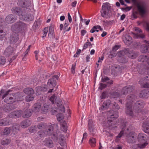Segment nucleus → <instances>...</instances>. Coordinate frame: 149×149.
Here are the masks:
<instances>
[{"label": "nucleus", "mask_w": 149, "mask_h": 149, "mask_svg": "<svg viewBox=\"0 0 149 149\" xmlns=\"http://www.w3.org/2000/svg\"><path fill=\"white\" fill-rule=\"evenodd\" d=\"M13 96V97L10 96H7L4 100V102L8 104L12 103L15 102L16 100L14 96Z\"/></svg>", "instance_id": "a211bd4d"}, {"label": "nucleus", "mask_w": 149, "mask_h": 149, "mask_svg": "<svg viewBox=\"0 0 149 149\" xmlns=\"http://www.w3.org/2000/svg\"><path fill=\"white\" fill-rule=\"evenodd\" d=\"M137 139L139 143L137 145V147L139 148H143L148 144L146 141L148 139V137L145 134L139 133L138 135Z\"/></svg>", "instance_id": "f03ea898"}, {"label": "nucleus", "mask_w": 149, "mask_h": 149, "mask_svg": "<svg viewBox=\"0 0 149 149\" xmlns=\"http://www.w3.org/2000/svg\"><path fill=\"white\" fill-rule=\"evenodd\" d=\"M6 59L3 56H0V65H4L6 62Z\"/></svg>", "instance_id": "8fccbe9b"}, {"label": "nucleus", "mask_w": 149, "mask_h": 149, "mask_svg": "<svg viewBox=\"0 0 149 149\" xmlns=\"http://www.w3.org/2000/svg\"><path fill=\"white\" fill-rule=\"evenodd\" d=\"M138 10L140 14L143 15L147 12V6L144 3H141L138 6Z\"/></svg>", "instance_id": "1a4fd4ad"}, {"label": "nucleus", "mask_w": 149, "mask_h": 149, "mask_svg": "<svg viewBox=\"0 0 149 149\" xmlns=\"http://www.w3.org/2000/svg\"><path fill=\"white\" fill-rule=\"evenodd\" d=\"M89 143L91 147H95L96 143V139L94 138H91L89 140Z\"/></svg>", "instance_id": "e433bc0d"}, {"label": "nucleus", "mask_w": 149, "mask_h": 149, "mask_svg": "<svg viewBox=\"0 0 149 149\" xmlns=\"http://www.w3.org/2000/svg\"><path fill=\"white\" fill-rule=\"evenodd\" d=\"M16 107L14 105L10 104H6L4 105L3 109V111L6 112H9L12 110L15 109Z\"/></svg>", "instance_id": "4468645a"}, {"label": "nucleus", "mask_w": 149, "mask_h": 149, "mask_svg": "<svg viewBox=\"0 0 149 149\" xmlns=\"http://www.w3.org/2000/svg\"><path fill=\"white\" fill-rule=\"evenodd\" d=\"M86 33V31L85 30H82L81 31V36H84Z\"/></svg>", "instance_id": "69168bd1"}, {"label": "nucleus", "mask_w": 149, "mask_h": 149, "mask_svg": "<svg viewBox=\"0 0 149 149\" xmlns=\"http://www.w3.org/2000/svg\"><path fill=\"white\" fill-rule=\"evenodd\" d=\"M34 98V97L32 95H27L25 97V100L26 102H29L33 100Z\"/></svg>", "instance_id": "c03bdc74"}, {"label": "nucleus", "mask_w": 149, "mask_h": 149, "mask_svg": "<svg viewBox=\"0 0 149 149\" xmlns=\"http://www.w3.org/2000/svg\"><path fill=\"white\" fill-rule=\"evenodd\" d=\"M61 130L64 132H66L67 130V127L65 122L62 120L61 122Z\"/></svg>", "instance_id": "473e14b6"}, {"label": "nucleus", "mask_w": 149, "mask_h": 149, "mask_svg": "<svg viewBox=\"0 0 149 149\" xmlns=\"http://www.w3.org/2000/svg\"><path fill=\"white\" fill-rule=\"evenodd\" d=\"M48 31V28H45L44 29V32H43L44 33L43 34V36L42 37V38H44V37L46 36Z\"/></svg>", "instance_id": "6e6d98bb"}, {"label": "nucleus", "mask_w": 149, "mask_h": 149, "mask_svg": "<svg viewBox=\"0 0 149 149\" xmlns=\"http://www.w3.org/2000/svg\"><path fill=\"white\" fill-rule=\"evenodd\" d=\"M31 124V122L29 120H26L23 121L21 123V126L23 128H25L28 127Z\"/></svg>", "instance_id": "a878e982"}, {"label": "nucleus", "mask_w": 149, "mask_h": 149, "mask_svg": "<svg viewBox=\"0 0 149 149\" xmlns=\"http://www.w3.org/2000/svg\"><path fill=\"white\" fill-rule=\"evenodd\" d=\"M41 107L40 103H36L33 106V111L35 112H38Z\"/></svg>", "instance_id": "c756f323"}, {"label": "nucleus", "mask_w": 149, "mask_h": 149, "mask_svg": "<svg viewBox=\"0 0 149 149\" xmlns=\"http://www.w3.org/2000/svg\"><path fill=\"white\" fill-rule=\"evenodd\" d=\"M136 96L134 95H131L127 96V102L126 104V113L128 115L134 117L135 116L132 111L133 107L134 111L138 113L141 112L142 109L144 106V102L141 100L135 101Z\"/></svg>", "instance_id": "f257e3e1"}, {"label": "nucleus", "mask_w": 149, "mask_h": 149, "mask_svg": "<svg viewBox=\"0 0 149 149\" xmlns=\"http://www.w3.org/2000/svg\"><path fill=\"white\" fill-rule=\"evenodd\" d=\"M17 19L16 17L12 14L8 15L5 18V21L6 23L11 24L14 22Z\"/></svg>", "instance_id": "2eb2a0df"}, {"label": "nucleus", "mask_w": 149, "mask_h": 149, "mask_svg": "<svg viewBox=\"0 0 149 149\" xmlns=\"http://www.w3.org/2000/svg\"><path fill=\"white\" fill-rule=\"evenodd\" d=\"M110 117L108 118V120L106 123V126L107 127H110L111 126H113L114 124V122L113 120L117 118V116L113 114L109 115Z\"/></svg>", "instance_id": "9b49d317"}, {"label": "nucleus", "mask_w": 149, "mask_h": 149, "mask_svg": "<svg viewBox=\"0 0 149 149\" xmlns=\"http://www.w3.org/2000/svg\"><path fill=\"white\" fill-rule=\"evenodd\" d=\"M111 101L109 100H107L105 101L102 106L103 109L105 110L107 109L109 107Z\"/></svg>", "instance_id": "c85d7f7f"}, {"label": "nucleus", "mask_w": 149, "mask_h": 149, "mask_svg": "<svg viewBox=\"0 0 149 149\" xmlns=\"http://www.w3.org/2000/svg\"><path fill=\"white\" fill-rule=\"evenodd\" d=\"M107 85L105 84L102 83L100 84V86L99 87V88L101 90H102L106 87Z\"/></svg>", "instance_id": "052dcab7"}, {"label": "nucleus", "mask_w": 149, "mask_h": 149, "mask_svg": "<svg viewBox=\"0 0 149 149\" xmlns=\"http://www.w3.org/2000/svg\"><path fill=\"white\" fill-rule=\"evenodd\" d=\"M119 47V46L116 45L113 47L112 50L113 51H116L118 49Z\"/></svg>", "instance_id": "0e129e2a"}, {"label": "nucleus", "mask_w": 149, "mask_h": 149, "mask_svg": "<svg viewBox=\"0 0 149 149\" xmlns=\"http://www.w3.org/2000/svg\"><path fill=\"white\" fill-rule=\"evenodd\" d=\"M59 77L58 75H54L53 77L48 80L47 82L48 84L50 86V87H54L56 84V80L58 79Z\"/></svg>", "instance_id": "f8f14e48"}, {"label": "nucleus", "mask_w": 149, "mask_h": 149, "mask_svg": "<svg viewBox=\"0 0 149 149\" xmlns=\"http://www.w3.org/2000/svg\"><path fill=\"white\" fill-rule=\"evenodd\" d=\"M100 28L99 25L95 26L91 30L90 32L91 33H93L95 31H96L97 32L99 31L98 28Z\"/></svg>", "instance_id": "37998d69"}, {"label": "nucleus", "mask_w": 149, "mask_h": 149, "mask_svg": "<svg viewBox=\"0 0 149 149\" xmlns=\"http://www.w3.org/2000/svg\"><path fill=\"white\" fill-rule=\"evenodd\" d=\"M15 52V50L13 47L9 46L5 50L4 54L6 56L9 57L13 55Z\"/></svg>", "instance_id": "ddd939ff"}, {"label": "nucleus", "mask_w": 149, "mask_h": 149, "mask_svg": "<svg viewBox=\"0 0 149 149\" xmlns=\"http://www.w3.org/2000/svg\"><path fill=\"white\" fill-rule=\"evenodd\" d=\"M57 120L58 121H60L64 118V116L62 113H59L57 115Z\"/></svg>", "instance_id": "49530a36"}, {"label": "nucleus", "mask_w": 149, "mask_h": 149, "mask_svg": "<svg viewBox=\"0 0 149 149\" xmlns=\"http://www.w3.org/2000/svg\"><path fill=\"white\" fill-rule=\"evenodd\" d=\"M19 18L21 20L31 21L33 20L34 17L31 15H27L26 13L24 12L19 11Z\"/></svg>", "instance_id": "423d86ee"}, {"label": "nucleus", "mask_w": 149, "mask_h": 149, "mask_svg": "<svg viewBox=\"0 0 149 149\" xmlns=\"http://www.w3.org/2000/svg\"><path fill=\"white\" fill-rule=\"evenodd\" d=\"M101 10V16L107 18H109L110 15L109 13V10L110 9L111 7L109 6L108 3H104L102 7Z\"/></svg>", "instance_id": "20e7f679"}, {"label": "nucleus", "mask_w": 149, "mask_h": 149, "mask_svg": "<svg viewBox=\"0 0 149 149\" xmlns=\"http://www.w3.org/2000/svg\"><path fill=\"white\" fill-rule=\"evenodd\" d=\"M12 11L13 13L19 14V8L17 7H14L12 9Z\"/></svg>", "instance_id": "de8ad7c7"}, {"label": "nucleus", "mask_w": 149, "mask_h": 149, "mask_svg": "<svg viewBox=\"0 0 149 149\" xmlns=\"http://www.w3.org/2000/svg\"><path fill=\"white\" fill-rule=\"evenodd\" d=\"M143 86L145 88H149V83H146L143 85Z\"/></svg>", "instance_id": "774afa93"}, {"label": "nucleus", "mask_w": 149, "mask_h": 149, "mask_svg": "<svg viewBox=\"0 0 149 149\" xmlns=\"http://www.w3.org/2000/svg\"><path fill=\"white\" fill-rule=\"evenodd\" d=\"M136 137L135 134L133 132L130 133L127 136V141L130 143H134L136 141Z\"/></svg>", "instance_id": "6e6552de"}, {"label": "nucleus", "mask_w": 149, "mask_h": 149, "mask_svg": "<svg viewBox=\"0 0 149 149\" xmlns=\"http://www.w3.org/2000/svg\"><path fill=\"white\" fill-rule=\"evenodd\" d=\"M9 117L10 118H15L19 117V111H15L12 112L9 115Z\"/></svg>", "instance_id": "f704fd0d"}, {"label": "nucleus", "mask_w": 149, "mask_h": 149, "mask_svg": "<svg viewBox=\"0 0 149 149\" xmlns=\"http://www.w3.org/2000/svg\"><path fill=\"white\" fill-rule=\"evenodd\" d=\"M124 53H125L126 54V52L125 51V49L122 51L119 52L118 54V56L120 57L122 56Z\"/></svg>", "instance_id": "5fc2aeb1"}, {"label": "nucleus", "mask_w": 149, "mask_h": 149, "mask_svg": "<svg viewBox=\"0 0 149 149\" xmlns=\"http://www.w3.org/2000/svg\"><path fill=\"white\" fill-rule=\"evenodd\" d=\"M31 3L30 0H19V6L22 8H27Z\"/></svg>", "instance_id": "9d476101"}, {"label": "nucleus", "mask_w": 149, "mask_h": 149, "mask_svg": "<svg viewBox=\"0 0 149 149\" xmlns=\"http://www.w3.org/2000/svg\"><path fill=\"white\" fill-rule=\"evenodd\" d=\"M149 91L147 90H144L141 91L140 93L141 96L144 97H146L149 94Z\"/></svg>", "instance_id": "a19ab883"}, {"label": "nucleus", "mask_w": 149, "mask_h": 149, "mask_svg": "<svg viewBox=\"0 0 149 149\" xmlns=\"http://www.w3.org/2000/svg\"><path fill=\"white\" fill-rule=\"evenodd\" d=\"M81 52V50L80 49L79 50L76 52L74 56V57H77L80 54Z\"/></svg>", "instance_id": "bf43d9fd"}, {"label": "nucleus", "mask_w": 149, "mask_h": 149, "mask_svg": "<svg viewBox=\"0 0 149 149\" xmlns=\"http://www.w3.org/2000/svg\"><path fill=\"white\" fill-rule=\"evenodd\" d=\"M46 125L45 123H41L37 125V127L40 130L43 129L46 127Z\"/></svg>", "instance_id": "79ce46f5"}, {"label": "nucleus", "mask_w": 149, "mask_h": 149, "mask_svg": "<svg viewBox=\"0 0 149 149\" xmlns=\"http://www.w3.org/2000/svg\"><path fill=\"white\" fill-rule=\"evenodd\" d=\"M125 51L127 56L132 59L135 58L137 56L138 54L133 51L126 49Z\"/></svg>", "instance_id": "dca6fc26"}, {"label": "nucleus", "mask_w": 149, "mask_h": 149, "mask_svg": "<svg viewBox=\"0 0 149 149\" xmlns=\"http://www.w3.org/2000/svg\"><path fill=\"white\" fill-rule=\"evenodd\" d=\"M59 143L62 146H64L65 144V137L62 134H61L59 136Z\"/></svg>", "instance_id": "bb28decb"}, {"label": "nucleus", "mask_w": 149, "mask_h": 149, "mask_svg": "<svg viewBox=\"0 0 149 149\" xmlns=\"http://www.w3.org/2000/svg\"><path fill=\"white\" fill-rule=\"evenodd\" d=\"M48 130L44 132L40 131L38 133V136L40 137H42L46 135H50L52 133L53 130V127L52 125H49L48 127Z\"/></svg>", "instance_id": "39448f33"}, {"label": "nucleus", "mask_w": 149, "mask_h": 149, "mask_svg": "<svg viewBox=\"0 0 149 149\" xmlns=\"http://www.w3.org/2000/svg\"><path fill=\"white\" fill-rule=\"evenodd\" d=\"M132 40V38L128 35H126L125 36V38H123V40L125 44L128 45L131 42Z\"/></svg>", "instance_id": "412c9836"}, {"label": "nucleus", "mask_w": 149, "mask_h": 149, "mask_svg": "<svg viewBox=\"0 0 149 149\" xmlns=\"http://www.w3.org/2000/svg\"><path fill=\"white\" fill-rule=\"evenodd\" d=\"M131 88H132V87L125 86L123 88L122 90V93H123V94H126L128 91L130 92L131 91L130 90H131Z\"/></svg>", "instance_id": "c9c22d12"}, {"label": "nucleus", "mask_w": 149, "mask_h": 149, "mask_svg": "<svg viewBox=\"0 0 149 149\" xmlns=\"http://www.w3.org/2000/svg\"><path fill=\"white\" fill-rule=\"evenodd\" d=\"M135 33H132L133 35L134 38H144L145 37V35L143 33L142 30L139 28L135 27L134 28Z\"/></svg>", "instance_id": "0eeeda50"}, {"label": "nucleus", "mask_w": 149, "mask_h": 149, "mask_svg": "<svg viewBox=\"0 0 149 149\" xmlns=\"http://www.w3.org/2000/svg\"><path fill=\"white\" fill-rule=\"evenodd\" d=\"M12 29L14 32L17 34V36H18L19 31V23L17 22L13 25L12 26Z\"/></svg>", "instance_id": "5701e85b"}, {"label": "nucleus", "mask_w": 149, "mask_h": 149, "mask_svg": "<svg viewBox=\"0 0 149 149\" xmlns=\"http://www.w3.org/2000/svg\"><path fill=\"white\" fill-rule=\"evenodd\" d=\"M3 32V30L1 29V28L0 26V40H2V39L4 36L2 33Z\"/></svg>", "instance_id": "4d7b16f0"}, {"label": "nucleus", "mask_w": 149, "mask_h": 149, "mask_svg": "<svg viewBox=\"0 0 149 149\" xmlns=\"http://www.w3.org/2000/svg\"><path fill=\"white\" fill-rule=\"evenodd\" d=\"M25 24L19 22V31L20 30L22 32H24L26 29Z\"/></svg>", "instance_id": "58836bf2"}, {"label": "nucleus", "mask_w": 149, "mask_h": 149, "mask_svg": "<svg viewBox=\"0 0 149 149\" xmlns=\"http://www.w3.org/2000/svg\"><path fill=\"white\" fill-rule=\"evenodd\" d=\"M24 92L26 94H33L34 93L33 90L31 88H25L24 90Z\"/></svg>", "instance_id": "2f4dec72"}, {"label": "nucleus", "mask_w": 149, "mask_h": 149, "mask_svg": "<svg viewBox=\"0 0 149 149\" xmlns=\"http://www.w3.org/2000/svg\"><path fill=\"white\" fill-rule=\"evenodd\" d=\"M88 127L89 131L92 134H93L95 129L94 127L93 122L92 120L90 119L88 120Z\"/></svg>", "instance_id": "f3484780"}, {"label": "nucleus", "mask_w": 149, "mask_h": 149, "mask_svg": "<svg viewBox=\"0 0 149 149\" xmlns=\"http://www.w3.org/2000/svg\"><path fill=\"white\" fill-rule=\"evenodd\" d=\"M49 100L53 104H55V102L57 106L60 108V110L63 113L65 112V109L62 105L63 102L59 97L54 95L50 98Z\"/></svg>", "instance_id": "7ed1b4c3"}, {"label": "nucleus", "mask_w": 149, "mask_h": 149, "mask_svg": "<svg viewBox=\"0 0 149 149\" xmlns=\"http://www.w3.org/2000/svg\"><path fill=\"white\" fill-rule=\"evenodd\" d=\"M47 89L46 87H37L36 88V94L37 96L40 95L42 92H44L46 91Z\"/></svg>", "instance_id": "6ab92c4d"}, {"label": "nucleus", "mask_w": 149, "mask_h": 149, "mask_svg": "<svg viewBox=\"0 0 149 149\" xmlns=\"http://www.w3.org/2000/svg\"><path fill=\"white\" fill-rule=\"evenodd\" d=\"M9 124V120L6 118L0 120V126H4Z\"/></svg>", "instance_id": "7c9ffc66"}, {"label": "nucleus", "mask_w": 149, "mask_h": 149, "mask_svg": "<svg viewBox=\"0 0 149 149\" xmlns=\"http://www.w3.org/2000/svg\"><path fill=\"white\" fill-rule=\"evenodd\" d=\"M31 46V45H30L28 47L25 51V52L23 53L22 55V60L23 61H25L26 60V58H25V57H26L30 51V48Z\"/></svg>", "instance_id": "72a5a7b5"}, {"label": "nucleus", "mask_w": 149, "mask_h": 149, "mask_svg": "<svg viewBox=\"0 0 149 149\" xmlns=\"http://www.w3.org/2000/svg\"><path fill=\"white\" fill-rule=\"evenodd\" d=\"M149 49L148 47L145 45H143L141 46L140 50L142 53H146L148 52Z\"/></svg>", "instance_id": "cd10ccee"}, {"label": "nucleus", "mask_w": 149, "mask_h": 149, "mask_svg": "<svg viewBox=\"0 0 149 149\" xmlns=\"http://www.w3.org/2000/svg\"><path fill=\"white\" fill-rule=\"evenodd\" d=\"M44 144L47 147L52 148L54 146L52 141L49 138H47L44 141Z\"/></svg>", "instance_id": "aec40b11"}, {"label": "nucleus", "mask_w": 149, "mask_h": 149, "mask_svg": "<svg viewBox=\"0 0 149 149\" xmlns=\"http://www.w3.org/2000/svg\"><path fill=\"white\" fill-rule=\"evenodd\" d=\"M18 39V37L16 36L15 35H13L10 37V42L11 44H14L17 42Z\"/></svg>", "instance_id": "393cba45"}, {"label": "nucleus", "mask_w": 149, "mask_h": 149, "mask_svg": "<svg viewBox=\"0 0 149 149\" xmlns=\"http://www.w3.org/2000/svg\"><path fill=\"white\" fill-rule=\"evenodd\" d=\"M10 140L9 139H6L2 141L1 142V144L3 145H7L10 142Z\"/></svg>", "instance_id": "09e8293b"}, {"label": "nucleus", "mask_w": 149, "mask_h": 149, "mask_svg": "<svg viewBox=\"0 0 149 149\" xmlns=\"http://www.w3.org/2000/svg\"><path fill=\"white\" fill-rule=\"evenodd\" d=\"M11 129L10 127H5L4 129L3 133L4 135H8L10 132V130Z\"/></svg>", "instance_id": "a18cd8bd"}, {"label": "nucleus", "mask_w": 149, "mask_h": 149, "mask_svg": "<svg viewBox=\"0 0 149 149\" xmlns=\"http://www.w3.org/2000/svg\"><path fill=\"white\" fill-rule=\"evenodd\" d=\"M75 65H72V67L71 68V71L72 74H74L75 72Z\"/></svg>", "instance_id": "e2e57ef3"}, {"label": "nucleus", "mask_w": 149, "mask_h": 149, "mask_svg": "<svg viewBox=\"0 0 149 149\" xmlns=\"http://www.w3.org/2000/svg\"><path fill=\"white\" fill-rule=\"evenodd\" d=\"M13 131V132H17L19 130V125L16 123H14L13 124L12 127Z\"/></svg>", "instance_id": "ea45409f"}, {"label": "nucleus", "mask_w": 149, "mask_h": 149, "mask_svg": "<svg viewBox=\"0 0 149 149\" xmlns=\"http://www.w3.org/2000/svg\"><path fill=\"white\" fill-rule=\"evenodd\" d=\"M142 126L143 128V131L145 132L146 133H148L149 132V127H147L144 124H143Z\"/></svg>", "instance_id": "3c124183"}, {"label": "nucleus", "mask_w": 149, "mask_h": 149, "mask_svg": "<svg viewBox=\"0 0 149 149\" xmlns=\"http://www.w3.org/2000/svg\"><path fill=\"white\" fill-rule=\"evenodd\" d=\"M54 30L52 28L50 27L49 31L48 34V37L49 40H51L54 38V35H53Z\"/></svg>", "instance_id": "4c0bfd02"}, {"label": "nucleus", "mask_w": 149, "mask_h": 149, "mask_svg": "<svg viewBox=\"0 0 149 149\" xmlns=\"http://www.w3.org/2000/svg\"><path fill=\"white\" fill-rule=\"evenodd\" d=\"M124 132L123 130L121 131L119 134L117 136V138H120L123 134Z\"/></svg>", "instance_id": "680f3d73"}, {"label": "nucleus", "mask_w": 149, "mask_h": 149, "mask_svg": "<svg viewBox=\"0 0 149 149\" xmlns=\"http://www.w3.org/2000/svg\"><path fill=\"white\" fill-rule=\"evenodd\" d=\"M138 60L141 62H147L149 65V59L147 56L145 55H143L140 56Z\"/></svg>", "instance_id": "4be33fe9"}, {"label": "nucleus", "mask_w": 149, "mask_h": 149, "mask_svg": "<svg viewBox=\"0 0 149 149\" xmlns=\"http://www.w3.org/2000/svg\"><path fill=\"white\" fill-rule=\"evenodd\" d=\"M91 45V43L90 42H87L84 45L83 50L85 49H86L88 46H90Z\"/></svg>", "instance_id": "864d4df0"}, {"label": "nucleus", "mask_w": 149, "mask_h": 149, "mask_svg": "<svg viewBox=\"0 0 149 149\" xmlns=\"http://www.w3.org/2000/svg\"><path fill=\"white\" fill-rule=\"evenodd\" d=\"M32 114L31 111L30 109L26 110L22 114V117L24 118H27L30 117Z\"/></svg>", "instance_id": "b1692460"}, {"label": "nucleus", "mask_w": 149, "mask_h": 149, "mask_svg": "<svg viewBox=\"0 0 149 149\" xmlns=\"http://www.w3.org/2000/svg\"><path fill=\"white\" fill-rule=\"evenodd\" d=\"M127 123L126 122H123V123H121V127L122 129H123L125 127Z\"/></svg>", "instance_id": "338daca9"}, {"label": "nucleus", "mask_w": 149, "mask_h": 149, "mask_svg": "<svg viewBox=\"0 0 149 149\" xmlns=\"http://www.w3.org/2000/svg\"><path fill=\"white\" fill-rule=\"evenodd\" d=\"M11 91V90H9L7 91L6 93H4V94L2 96V99H3L4 98V97H6L7 95L9 94V93Z\"/></svg>", "instance_id": "13d9d810"}, {"label": "nucleus", "mask_w": 149, "mask_h": 149, "mask_svg": "<svg viewBox=\"0 0 149 149\" xmlns=\"http://www.w3.org/2000/svg\"><path fill=\"white\" fill-rule=\"evenodd\" d=\"M29 132L31 133L33 132H36V127L35 126H33L31 127L29 129Z\"/></svg>", "instance_id": "603ef678"}]
</instances>
